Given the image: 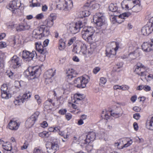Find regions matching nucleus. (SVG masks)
I'll use <instances>...</instances> for the list:
<instances>
[{
    "label": "nucleus",
    "instance_id": "f257e3e1",
    "mask_svg": "<svg viewBox=\"0 0 153 153\" xmlns=\"http://www.w3.org/2000/svg\"><path fill=\"white\" fill-rule=\"evenodd\" d=\"M50 34V30L43 25H40L32 32V37L38 39H41L44 37H47Z\"/></svg>",
    "mask_w": 153,
    "mask_h": 153
},
{
    "label": "nucleus",
    "instance_id": "f03ea898",
    "mask_svg": "<svg viewBox=\"0 0 153 153\" xmlns=\"http://www.w3.org/2000/svg\"><path fill=\"white\" fill-rule=\"evenodd\" d=\"M57 7L60 10H63L68 13L73 6L72 0H57Z\"/></svg>",
    "mask_w": 153,
    "mask_h": 153
},
{
    "label": "nucleus",
    "instance_id": "7ed1b4c3",
    "mask_svg": "<svg viewBox=\"0 0 153 153\" xmlns=\"http://www.w3.org/2000/svg\"><path fill=\"white\" fill-rule=\"evenodd\" d=\"M95 30L92 27H84L82 32V37L86 41L91 43L93 40V34Z\"/></svg>",
    "mask_w": 153,
    "mask_h": 153
},
{
    "label": "nucleus",
    "instance_id": "20e7f679",
    "mask_svg": "<svg viewBox=\"0 0 153 153\" xmlns=\"http://www.w3.org/2000/svg\"><path fill=\"white\" fill-rule=\"evenodd\" d=\"M89 77L85 75L76 79L74 81V86L79 88H84L90 81Z\"/></svg>",
    "mask_w": 153,
    "mask_h": 153
},
{
    "label": "nucleus",
    "instance_id": "39448f33",
    "mask_svg": "<svg viewBox=\"0 0 153 153\" xmlns=\"http://www.w3.org/2000/svg\"><path fill=\"white\" fill-rule=\"evenodd\" d=\"M24 74L27 77L30 76L31 79L38 77L40 74V69L36 67H30L24 72Z\"/></svg>",
    "mask_w": 153,
    "mask_h": 153
},
{
    "label": "nucleus",
    "instance_id": "423d86ee",
    "mask_svg": "<svg viewBox=\"0 0 153 153\" xmlns=\"http://www.w3.org/2000/svg\"><path fill=\"white\" fill-rule=\"evenodd\" d=\"M94 23L96 24L99 29L105 24V19L103 13H96L93 17Z\"/></svg>",
    "mask_w": 153,
    "mask_h": 153
},
{
    "label": "nucleus",
    "instance_id": "0eeeda50",
    "mask_svg": "<svg viewBox=\"0 0 153 153\" xmlns=\"http://www.w3.org/2000/svg\"><path fill=\"white\" fill-rule=\"evenodd\" d=\"M85 25L81 21H79L75 23H72L67 24L68 30L72 34H76L79 31L81 28Z\"/></svg>",
    "mask_w": 153,
    "mask_h": 153
},
{
    "label": "nucleus",
    "instance_id": "6e6552de",
    "mask_svg": "<svg viewBox=\"0 0 153 153\" xmlns=\"http://www.w3.org/2000/svg\"><path fill=\"white\" fill-rule=\"evenodd\" d=\"M77 44L74 45L73 51L76 53L85 55L87 53V46L81 42H77Z\"/></svg>",
    "mask_w": 153,
    "mask_h": 153
},
{
    "label": "nucleus",
    "instance_id": "1a4fd4ad",
    "mask_svg": "<svg viewBox=\"0 0 153 153\" xmlns=\"http://www.w3.org/2000/svg\"><path fill=\"white\" fill-rule=\"evenodd\" d=\"M37 56L36 53L35 51H33L31 52L26 50L22 51V57L25 61L29 62L34 58H36Z\"/></svg>",
    "mask_w": 153,
    "mask_h": 153
},
{
    "label": "nucleus",
    "instance_id": "9d476101",
    "mask_svg": "<svg viewBox=\"0 0 153 153\" xmlns=\"http://www.w3.org/2000/svg\"><path fill=\"white\" fill-rule=\"evenodd\" d=\"M21 3L19 0H14L10 2L7 8L12 11L13 13L16 14L19 11V7L21 6Z\"/></svg>",
    "mask_w": 153,
    "mask_h": 153
},
{
    "label": "nucleus",
    "instance_id": "9b49d317",
    "mask_svg": "<svg viewBox=\"0 0 153 153\" xmlns=\"http://www.w3.org/2000/svg\"><path fill=\"white\" fill-rule=\"evenodd\" d=\"M139 2V0H124L121 3L122 8L126 10H131L135 3Z\"/></svg>",
    "mask_w": 153,
    "mask_h": 153
},
{
    "label": "nucleus",
    "instance_id": "f8f14e48",
    "mask_svg": "<svg viewBox=\"0 0 153 153\" xmlns=\"http://www.w3.org/2000/svg\"><path fill=\"white\" fill-rule=\"evenodd\" d=\"M39 114V112H36L29 118H28L25 123L26 127L27 128L32 127L37 120Z\"/></svg>",
    "mask_w": 153,
    "mask_h": 153
},
{
    "label": "nucleus",
    "instance_id": "ddd939ff",
    "mask_svg": "<svg viewBox=\"0 0 153 153\" xmlns=\"http://www.w3.org/2000/svg\"><path fill=\"white\" fill-rule=\"evenodd\" d=\"M55 70L50 69L46 72L44 74V77L45 79L46 84H49L51 83L53 79V76L55 75Z\"/></svg>",
    "mask_w": 153,
    "mask_h": 153
},
{
    "label": "nucleus",
    "instance_id": "4468645a",
    "mask_svg": "<svg viewBox=\"0 0 153 153\" xmlns=\"http://www.w3.org/2000/svg\"><path fill=\"white\" fill-rule=\"evenodd\" d=\"M35 45L36 50L41 54V60L42 61H44L46 57L45 54L46 52V50L44 49L43 46L40 42H36Z\"/></svg>",
    "mask_w": 153,
    "mask_h": 153
},
{
    "label": "nucleus",
    "instance_id": "2eb2a0df",
    "mask_svg": "<svg viewBox=\"0 0 153 153\" xmlns=\"http://www.w3.org/2000/svg\"><path fill=\"white\" fill-rule=\"evenodd\" d=\"M46 146L48 153H54L59 149L58 144L55 142H48Z\"/></svg>",
    "mask_w": 153,
    "mask_h": 153
},
{
    "label": "nucleus",
    "instance_id": "dca6fc26",
    "mask_svg": "<svg viewBox=\"0 0 153 153\" xmlns=\"http://www.w3.org/2000/svg\"><path fill=\"white\" fill-rule=\"evenodd\" d=\"M120 45L118 42H112L111 44L112 49L109 50L108 48H107L106 50L107 55L110 56L111 55H115L116 51L120 48Z\"/></svg>",
    "mask_w": 153,
    "mask_h": 153
},
{
    "label": "nucleus",
    "instance_id": "f3484780",
    "mask_svg": "<svg viewBox=\"0 0 153 153\" xmlns=\"http://www.w3.org/2000/svg\"><path fill=\"white\" fill-rule=\"evenodd\" d=\"M143 50L145 52H149L153 51V39L149 42H144L142 45Z\"/></svg>",
    "mask_w": 153,
    "mask_h": 153
},
{
    "label": "nucleus",
    "instance_id": "a211bd4d",
    "mask_svg": "<svg viewBox=\"0 0 153 153\" xmlns=\"http://www.w3.org/2000/svg\"><path fill=\"white\" fill-rule=\"evenodd\" d=\"M96 135L95 132H90L87 135L86 139L82 140L81 141V143L83 144L89 143L91 141H93L95 139Z\"/></svg>",
    "mask_w": 153,
    "mask_h": 153
},
{
    "label": "nucleus",
    "instance_id": "6ab92c4d",
    "mask_svg": "<svg viewBox=\"0 0 153 153\" xmlns=\"http://www.w3.org/2000/svg\"><path fill=\"white\" fill-rule=\"evenodd\" d=\"M9 62L11 66L14 68H16L21 65L19 59L16 56H13Z\"/></svg>",
    "mask_w": 153,
    "mask_h": 153
},
{
    "label": "nucleus",
    "instance_id": "aec40b11",
    "mask_svg": "<svg viewBox=\"0 0 153 153\" xmlns=\"http://www.w3.org/2000/svg\"><path fill=\"white\" fill-rule=\"evenodd\" d=\"M90 1L88 2L85 4L83 7V10L80 13L81 17H85L90 15V13L89 11Z\"/></svg>",
    "mask_w": 153,
    "mask_h": 153
},
{
    "label": "nucleus",
    "instance_id": "412c9836",
    "mask_svg": "<svg viewBox=\"0 0 153 153\" xmlns=\"http://www.w3.org/2000/svg\"><path fill=\"white\" fill-rule=\"evenodd\" d=\"M85 98L84 95L79 93L75 94L72 99L73 102L76 104L81 103L82 102L83 100Z\"/></svg>",
    "mask_w": 153,
    "mask_h": 153
},
{
    "label": "nucleus",
    "instance_id": "4be33fe9",
    "mask_svg": "<svg viewBox=\"0 0 153 153\" xmlns=\"http://www.w3.org/2000/svg\"><path fill=\"white\" fill-rule=\"evenodd\" d=\"M153 31V27L148 23L142 29V33L143 35H148Z\"/></svg>",
    "mask_w": 153,
    "mask_h": 153
},
{
    "label": "nucleus",
    "instance_id": "5701e85b",
    "mask_svg": "<svg viewBox=\"0 0 153 153\" xmlns=\"http://www.w3.org/2000/svg\"><path fill=\"white\" fill-rule=\"evenodd\" d=\"M55 105V103L52 102V100L49 99L45 102L44 103V107L48 112L54 109V106Z\"/></svg>",
    "mask_w": 153,
    "mask_h": 153
},
{
    "label": "nucleus",
    "instance_id": "b1692460",
    "mask_svg": "<svg viewBox=\"0 0 153 153\" xmlns=\"http://www.w3.org/2000/svg\"><path fill=\"white\" fill-rule=\"evenodd\" d=\"M20 125L19 122H17L14 120H11L8 124V127L10 129L16 130L18 129Z\"/></svg>",
    "mask_w": 153,
    "mask_h": 153
},
{
    "label": "nucleus",
    "instance_id": "393cba45",
    "mask_svg": "<svg viewBox=\"0 0 153 153\" xmlns=\"http://www.w3.org/2000/svg\"><path fill=\"white\" fill-rule=\"evenodd\" d=\"M146 67L140 62H138L134 66V71L137 75H138L142 69L146 70Z\"/></svg>",
    "mask_w": 153,
    "mask_h": 153
},
{
    "label": "nucleus",
    "instance_id": "a878e982",
    "mask_svg": "<svg viewBox=\"0 0 153 153\" xmlns=\"http://www.w3.org/2000/svg\"><path fill=\"white\" fill-rule=\"evenodd\" d=\"M131 15V13L129 12H126L117 16L116 22L120 24L124 22V19L126 17H128Z\"/></svg>",
    "mask_w": 153,
    "mask_h": 153
},
{
    "label": "nucleus",
    "instance_id": "bb28decb",
    "mask_svg": "<svg viewBox=\"0 0 153 153\" xmlns=\"http://www.w3.org/2000/svg\"><path fill=\"white\" fill-rule=\"evenodd\" d=\"M139 50L138 49H136L134 51L130 53L127 57H123V59H125L127 58L129 60H131L135 59L136 57L139 56Z\"/></svg>",
    "mask_w": 153,
    "mask_h": 153
},
{
    "label": "nucleus",
    "instance_id": "cd10ccee",
    "mask_svg": "<svg viewBox=\"0 0 153 153\" xmlns=\"http://www.w3.org/2000/svg\"><path fill=\"white\" fill-rule=\"evenodd\" d=\"M15 28L18 31H21L28 29L30 27L27 25H24L23 24H16Z\"/></svg>",
    "mask_w": 153,
    "mask_h": 153
},
{
    "label": "nucleus",
    "instance_id": "c85d7f7f",
    "mask_svg": "<svg viewBox=\"0 0 153 153\" xmlns=\"http://www.w3.org/2000/svg\"><path fill=\"white\" fill-rule=\"evenodd\" d=\"M54 25V22L50 19L47 18L44 22L43 24L40 25H43L46 28H50L52 27Z\"/></svg>",
    "mask_w": 153,
    "mask_h": 153
},
{
    "label": "nucleus",
    "instance_id": "c756f323",
    "mask_svg": "<svg viewBox=\"0 0 153 153\" xmlns=\"http://www.w3.org/2000/svg\"><path fill=\"white\" fill-rule=\"evenodd\" d=\"M68 78L69 79H71L73 77H75L78 74L72 68L69 69L67 71Z\"/></svg>",
    "mask_w": 153,
    "mask_h": 153
},
{
    "label": "nucleus",
    "instance_id": "7c9ffc66",
    "mask_svg": "<svg viewBox=\"0 0 153 153\" xmlns=\"http://www.w3.org/2000/svg\"><path fill=\"white\" fill-rule=\"evenodd\" d=\"M66 42L63 39H60L58 42V48L60 51L63 50L66 47Z\"/></svg>",
    "mask_w": 153,
    "mask_h": 153
},
{
    "label": "nucleus",
    "instance_id": "2f4dec72",
    "mask_svg": "<svg viewBox=\"0 0 153 153\" xmlns=\"http://www.w3.org/2000/svg\"><path fill=\"white\" fill-rule=\"evenodd\" d=\"M21 97V95L16 97L14 101V103L16 106H19L22 104L24 102Z\"/></svg>",
    "mask_w": 153,
    "mask_h": 153
},
{
    "label": "nucleus",
    "instance_id": "473e14b6",
    "mask_svg": "<svg viewBox=\"0 0 153 153\" xmlns=\"http://www.w3.org/2000/svg\"><path fill=\"white\" fill-rule=\"evenodd\" d=\"M140 1L139 0V2L137 3H135V4L133 5L132 11L134 12H137L141 10V7L140 4Z\"/></svg>",
    "mask_w": 153,
    "mask_h": 153
},
{
    "label": "nucleus",
    "instance_id": "72a5a7b5",
    "mask_svg": "<svg viewBox=\"0 0 153 153\" xmlns=\"http://www.w3.org/2000/svg\"><path fill=\"white\" fill-rule=\"evenodd\" d=\"M122 140H124V141H126L127 142V143L124 144L123 146L122 145L121 148H120L121 149L127 148L131 145L133 143V141L130 138H127L126 139H122Z\"/></svg>",
    "mask_w": 153,
    "mask_h": 153
},
{
    "label": "nucleus",
    "instance_id": "f704fd0d",
    "mask_svg": "<svg viewBox=\"0 0 153 153\" xmlns=\"http://www.w3.org/2000/svg\"><path fill=\"white\" fill-rule=\"evenodd\" d=\"M31 93L30 91H26L22 96L21 95L22 100L24 102L27 100L31 97Z\"/></svg>",
    "mask_w": 153,
    "mask_h": 153
},
{
    "label": "nucleus",
    "instance_id": "c9c22d12",
    "mask_svg": "<svg viewBox=\"0 0 153 153\" xmlns=\"http://www.w3.org/2000/svg\"><path fill=\"white\" fill-rule=\"evenodd\" d=\"M3 140H0V145L2 144V146L3 147V149L7 151H11L12 149L11 145L10 144H7L5 145H3Z\"/></svg>",
    "mask_w": 153,
    "mask_h": 153
},
{
    "label": "nucleus",
    "instance_id": "e433bc0d",
    "mask_svg": "<svg viewBox=\"0 0 153 153\" xmlns=\"http://www.w3.org/2000/svg\"><path fill=\"white\" fill-rule=\"evenodd\" d=\"M110 115V112L107 111L106 110H103L102 112L101 117L102 118L105 119L106 120L109 119Z\"/></svg>",
    "mask_w": 153,
    "mask_h": 153
},
{
    "label": "nucleus",
    "instance_id": "4c0bfd02",
    "mask_svg": "<svg viewBox=\"0 0 153 153\" xmlns=\"http://www.w3.org/2000/svg\"><path fill=\"white\" fill-rule=\"evenodd\" d=\"M146 126L148 129L151 130H153V116L152 117L150 120L147 122Z\"/></svg>",
    "mask_w": 153,
    "mask_h": 153
},
{
    "label": "nucleus",
    "instance_id": "58836bf2",
    "mask_svg": "<svg viewBox=\"0 0 153 153\" xmlns=\"http://www.w3.org/2000/svg\"><path fill=\"white\" fill-rule=\"evenodd\" d=\"M69 106H71L73 109H75V110L70 111V112L71 113L76 114H78L80 111L77 106L75 104L70 103H69Z\"/></svg>",
    "mask_w": 153,
    "mask_h": 153
},
{
    "label": "nucleus",
    "instance_id": "ea45409f",
    "mask_svg": "<svg viewBox=\"0 0 153 153\" xmlns=\"http://www.w3.org/2000/svg\"><path fill=\"white\" fill-rule=\"evenodd\" d=\"M1 93V96L3 99L7 100L11 98V94L9 93V91H5Z\"/></svg>",
    "mask_w": 153,
    "mask_h": 153
},
{
    "label": "nucleus",
    "instance_id": "a19ab883",
    "mask_svg": "<svg viewBox=\"0 0 153 153\" xmlns=\"http://www.w3.org/2000/svg\"><path fill=\"white\" fill-rule=\"evenodd\" d=\"M117 7L116 4H111L109 6L108 9L109 10L112 12H115L117 9Z\"/></svg>",
    "mask_w": 153,
    "mask_h": 153
},
{
    "label": "nucleus",
    "instance_id": "79ce46f5",
    "mask_svg": "<svg viewBox=\"0 0 153 153\" xmlns=\"http://www.w3.org/2000/svg\"><path fill=\"white\" fill-rule=\"evenodd\" d=\"M33 153H46L45 151L40 147H36L33 150Z\"/></svg>",
    "mask_w": 153,
    "mask_h": 153
},
{
    "label": "nucleus",
    "instance_id": "37998d69",
    "mask_svg": "<svg viewBox=\"0 0 153 153\" xmlns=\"http://www.w3.org/2000/svg\"><path fill=\"white\" fill-rule=\"evenodd\" d=\"M24 85V82L22 81H16L14 82L15 86L17 88H19L20 87L23 86Z\"/></svg>",
    "mask_w": 153,
    "mask_h": 153
},
{
    "label": "nucleus",
    "instance_id": "c03bdc74",
    "mask_svg": "<svg viewBox=\"0 0 153 153\" xmlns=\"http://www.w3.org/2000/svg\"><path fill=\"white\" fill-rule=\"evenodd\" d=\"M49 135V132L46 131H44L39 134V136L42 138L48 137Z\"/></svg>",
    "mask_w": 153,
    "mask_h": 153
},
{
    "label": "nucleus",
    "instance_id": "a18cd8bd",
    "mask_svg": "<svg viewBox=\"0 0 153 153\" xmlns=\"http://www.w3.org/2000/svg\"><path fill=\"white\" fill-rule=\"evenodd\" d=\"M30 3H31L30 5V7H36L38 6L39 3H38L37 0H30Z\"/></svg>",
    "mask_w": 153,
    "mask_h": 153
},
{
    "label": "nucleus",
    "instance_id": "49530a36",
    "mask_svg": "<svg viewBox=\"0 0 153 153\" xmlns=\"http://www.w3.org/2000/svg\"><path fill=\"white\" fill-rule=\"evenodd\" d=\"M123 142L124 140H122V139L119 140L117 142H116L114 143L115 146L119 149H122L120 148H121V146H120L121 144V143H123Z\"/></svg>",
    "mask_w": 153,
    "mask_h": 153
},
{
    "label": "nucleus",
    "instance_id": "de8ad7c7",
    "mask_svg": "<svg viewBox=\"0 0 153 153\" xmlns=\"http://www.w3.org/2000/svg\"><path fill=\"white\" fill-rule=\"evenodd\" d=\"M9 44H8L7 45H9L10 46H11L12 47H14L16 44V40H15V38L14 37H12V39H10L9 40Z\"/></svg>",
    "mask_w": 153,
    "mask_h": 153
},
{
    "label": "nucleus",
    "instance_id": "09e8293b",
    "mask_svg": "<svg viewBox=\"0 0 153 153\" xmlns=\"http://www.w3.org/2000/svg\"><path fill=\"white\" fill-rule=\"evenodd\" d=\"M107 81V79L104 77H102L100 78V85L103 86L106 83Z\"/></svg>",
    "mask_w": 153,
    "mask_h": 153
},
{
    "label": "nucleus",
    "instance_id": "8fccbe9b",
    "mask_svg": "<svg viewBox=\"0 0 153 153\" xmlns=\"http://www.w3.org/2000/svg\"><path fill=\"white\" fill-rule=\"evenodd\" d=\"M1 92H5V91H9L8 88L6 84H4L1 87Z\"/></svg>",
    "mask_w": 153,
    "mask_h": 153
},
{
    "label": "nucleus",
    "instance_id": "3c124183",
    "mask_svg": "<svg viewBox=\"0 0 153 153\" xmlns=\"http://www.w3.org/2000/svg\"><path fill=\"white\" fill-rule=\"evenodd\" d=\"M76 39L75 37H74L69 39L67 45L68 46H70L72 45L73 43L75 42Z\"/></svg>",
    "mask_w": 153,
    "mask_h": 153
},
{
    "label": "nucleus",
    "instance_id": "603ef678",
    "mask_svg": "<svg viewBox=\"0 0 153 153\" xmlns=\"http://www.w3.org/2000/svg\"><path fill=\"white\" fill-rule=\"evenodd\" d=\"M71 85L68 83L64 84L63 86V89L64 91H69L70 90Z\"/></svg>",
    "mask_w": 153,
    "mask_h": 153
},
{
    "label": "nucleus",
    "instance_id": "864d4df0",
    "mask_svg": "<svg viewBox=\"0 0 153 153\" xmlns=\"http://www.w3.org/2000/svg\"><path fill=\"white\" fill-rule=\"evenodd\" d=\"M6 57V53L0 51V61L4 64V60Z\"/></svg>",
    "mask_w": 153,
    "mask_h": 153
},
{
    "label": "nucleus",
    "instance_id": "5fc2aeb1",
    "mask_svg": "<svg viewBox=\"0 0 153 153\" xmlns=\"http://www.w3.org/2000/svg\"><path fill=\"white\" fill-rule=\"evenodd\" d=\"M123 113L120 112H110V115L115 117H118L122 116Z\"/></svg>",
    "mask_w": 153,
    "mask_h": 153
},
{
    "label": "nucleus",
    "instance_id": "6e6d98bb",
    "mask_svg": "<svg viewBox=\"0 0 153 153\" xmlns=\"http://www.w3.org/2000/svg\"><path fill=\"white\" fill-rule=\"evenodd\" d=\"M56 18V14L55 13H52L50 14L48 18L53 21L55 20Z\"/></svg>",
    "mask_w": 153,
    "mask_h": 153
},
{
    "label": "nucleus",
    "instance_id": "4d7b16f0",
    "mask_svg": "<svg viewBox=\"0 0 153 153\" xmlns=\"http://www.w3.org/2000/svg\"><path fill=\"white\" fill-rule=\"evenodd\" d=\"M16 25V24H14L13 22H9L7 24V26L8 28L9 29H12L15 28Z\"/></svg>",
    "mask_w": 153,
    "mask_h": 153
},
{
    "label": "nucleus",
    "instance_id": "13d9d810",
    "mask_svg": "<svg viewBox=\"0 0 153 153\" xmlns=\"http://www.w3.org/2000/svg\"><path fill=\"white\" fill-rule=\"evenodd\" d=\"M117 16L111 15L110 17V19L111 21L113 23L116 22V20Z\"/></svg>",
    "mask_w": 153,
    "mask_h": 153
},
{
    "label": "nucleus",
    "instance_id": "bf43d9fd",
    "mask_svg": "<svg viewBox=\"0 0 153 153\" xmlns=\"http://www.w3.org/2000/svg\"><path fill=\"white\" fill-rule=\"evenodd\" d=\"M28 142L27 141H25L23 145L21 146V149L22 150H23L24 149H26L28 146Z\"/></svg>",
    "mask_w": 153,
    "mask_h": 153
},
{
    "label": "nucleus",
    "instance_id": "052dcab7",
    "mask_svg": "<svg viewBox=\"0 0 153 153\" xmlns=\"http://www.w3.org/2000/svg\"><path fill=\"white\" fill-rule=\"evenodd\" d=\"M44 17V15L42 13L38 14L36 15L35 18L37 20H41Z\"/></svg>",
    "mask_w": 153,
    "mask_h": 153
},
{
    "label": "nucleus",
    "instance_id": "680f3d73",
    "mask_svg": "<svg viewBox=\"0 0 153 153\" xmlns=\"http://www.w3.org/2000/svg\"><path fill=\"white\" fill-rule=\"evenodd\" d=\"M7 45V43L4 42H0V48L2 49L6 47Z\"/></svg>",
    "mask_w": 153,
    "mask_h": 153
},
{
    "label": "nucleus",
    "instance_id": "e2e57ef3",
    "mask_svg": "<svg viewBox=\"0 0 153 153\" xmlns=\"http://www.w3.org/2000/svg\"><path fill=\"white\" fill-rule=\"evenodd\" d=\"M35 98L36 100L37 101V102H38V103L39 104H40L42 102V100L41 99H40V97L39 95H35Z\"/></svg>",
    "mask_w": 153,
    "mask_h": 153
},
{
    "label": "nucleus",
    "instance_id": "0e129e2a",
    "mask_svg": "<svg viewBox=\"0 0 153 153\" xmlns=\"http://www.w3.org/2000/svg\"><path fill=\"white\" fill-rule=\"evenodd\" d=\"M64 101V98L62 96H60L57 99V102H59V104H62Z\"/></svg>",
    "mask_w": 153,
    "mask_h": 153
},
{
    "label": "nucleus",
    "instance_id": "69168bd1",
    "mask_svg": "<svg viewBox=\"0 0 153 153\" xmlns=\"http://www.w3.org/2000/svg\"><path fill=\"white\" fill-rule=\"evenodd\" d=\"M122 65L123 64L122 63L119 65H117L115 66L114 68L115 69L116 71H119L120 70H118V69H121L122 67Z\"/></svg>",
    "mask_w": 153,
    "mask_h": 153
},
{
    "label": "nucleus",
    "instance_id": "338daca9",
    "mask_svg": "<svg viewBox=\"0 0 153 153\" xmlns=\"http://www.w3.org/2000/svg\"><path fill=\"white\" fill-rule=\"evenodd\" d=\"M133 116L134 118L137 120L139 119L140 117V115L138 113H137L134 114Z\"/></svg>",
    "mask_w": 153,
    "mask_h": 153
},
{
    "label": "nucleus",
    "instance_id": "774afa93",
    "mask_svg": "<svg viewBox=\"0 0 153 153\" xmlns=\"http://www.w3.org/2000/svg\"><path fill=\"white\" fill-rule=\"evenodd\" d=\"M104 132L103 131L102 133L99 132L97 134V136L99 139H102L104 137Z\"/></svg>",
    "mask_w": 153,
    "mask_h": 153
}]
</instances>
